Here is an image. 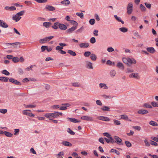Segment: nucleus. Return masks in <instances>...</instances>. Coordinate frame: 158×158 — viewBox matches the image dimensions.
Masks as SVG:
<instances>
[{
    "label": "nucleus",
    "mask_w": 158,
    "mask_h": 158,
    "mask_svg": "<svg viewBox=\"0 0 158 158\" xmlns=\"http://www.w3.org/2000/svg\"><path fill=\"white\" fill-rule=\"evenodd\" d=\"M68 130L67 131V132L70 133L71 135H74L75 134V132L72 131L70 128H68Z\"/></svg>",
    "instance_id": "47"
},
{
    "label": "nucleus",
    "mask_w": 158,
    "mask_h": 158,
    "mask_svg": "<svg viewBox=\"0 0 158 158\" xmlns=\"http://www.w3.org/2000/svg\"><path fill=\"white\" fill-rule=\"evenodd\" d=\"M76 15L77 16L80 17L81 19H83L84 18V14L82 13L77 12L76 13Z\"/></svg>",
    "instance_id": "41"
},
{
    "label": "nucleus",
    "mask_w": 158,
    "mask_h": 158,
    "mask_svg": "<svg viewBox=\"0 0 158 158\" xmlns=\"http://www.w3.org/2000/svg\"><path fill=\"white\" fill-rule=\"evenodd\" d=\"M78 24L77 23L76 26H73L70 28L68 29L66 31V32L67 34H70L72 33L74 31H75L77 28V26Z\"/></svg>",
    "instance_id": "4"
},
{
    "label": "nucleus",
    "mask_w": 158,
    "mask_h": 158,
    "mask_svg": "<svg viewBox=\"0 0 158 158\" xmlns=\"http://www.w3.org/2000/svg\"><path fill=\"white\" fill-rule=\"evenodd\" d=\"M19 131V129H15L14 130V134L15 135H17L18 134Z\"/></svg>",
    "instance_id": "59"
},
{
    "label": "nucleus",
    "mask_w": 158,
    "mask_h": 158,
    "mask_svg": "<svg viewBox=\"0 0 158 158\" xmlns=\"http://www.w3.org/2000/svg\"><path fill=\"white\" fill-rule=\"evenodd\" d=\"M44 116L50 119H51L50 118L51 117H53V118H57L59 117V114L54 112V113H46L45 114Z\"/></svg>",
    "instance_id": "2"
},
{
    "label": "nucleus",
    "mask_w": 158,
    "mask_h": 158,
    "mask_svg": "<svg viewBox=\"0 0 158 158\" xmlns=\"http://www.w3.org/2000/svg\"><path fill=\"white\" fill-rule=\"evenodd\" d=\"M121 116L122 119L125 120L128 119V117L126 115H121Z\"/></svg>",
    "instance_id": "56"
},
{
    "label": "nucleus",
    "mask_w": 158,
    "mask_h": 158,
    "mask_svg": "<svg viewBox=\"0 0 158 158\" xmlns=\"http://www.w3.org/2000/svg\"><path fill=\"white\" fill-rule=\"evenodd\" d=\"M97 118L98 119L105 121H110V119L108 117L103 116H98Z\"/></svg>",
    "instance_id": "10"
},
{
    "label": "nucleus",
    "mask_w": 158,
    "mask_h": 158,
    "mask_svg": "<svg viewBox=\"0 0 158 158\" xmlns=\"http://www.w3.org/2000/svg\"><path fill=\"white\" fill-rule=\"evenodd\" d=\"M21 18V17L19 15H17L16 14L15 15L13 16L12 19L13 20L17 22L19 21Z\"/></svg>",
    "instance_id": "15"
},
{
    "label": "nucleus",
    "mask_w": 158,
    "mask_h": 158,
    "mask_svg": "<svg viewBox=\"0 0 158 158\" xmlns=\"http://www.w3.org/2000/svg\"><path fill=\"white\" fill-rule=\"evenodd\" d=\"M134 71L132 69H130V68H127V69L126 73H132Z\"/></svg>",
    "instance_id": "60"
},
{
    "label": "nucleus",
    "mask_w": 158,
    "mask_h": 158,
    "mask_svg": "<svg viewBox=\"0 0 158 158\" xmlns=\"http://www.w3.org/2000/svg\"><path fill=\"white\" fill-rule=\"evenodd\" d=\"M84 29V27L83 26H82L80 28L76 30L75 31V32L76 33H77L78 32L81 33L83 31V29Z\"/></svg>",
    "instance_id": "40"
},
{
    "label": "nucleus",
    "mask_w": 158,
    "mask_h": 158,
    "mask_svg": "<svg viewBox=\"0 0 158 158\" xmlns=\"http://www.w3.org/2000/svg\"><path fill=\"white\" fill-rule=\"evenodd\" d=\"M67 52L68 53L73 56H75L76 55V54L75 52L71 50H68Z\"/></svg>",
    "instance_id": "34"
},
{
    "label": "nucleus",
    "mask_w": 158,
    "mask_h": 158,
    "mask_svg": "<svg viewBox=\"0 0 158 158\" xmlns=\"http://www.w3.org/2000/svg\"><path fill=\"white\" fill-rule=\"evenodd\" d=\"M67 119L68 120H69L71 122L74 123H79L81 122L80 120H78L76 118H67Z\"/></svg>",
    "instance_id": "11"
},
{
    "label": "nucleus",
    "mask_w": 158,
    "mask_h": 158,
    "mask_svg": "<svg viewBox=\"0 0 158 158\" xmlns=\"http://www.w3.org/2000/svg\"><path fill=\"white\" fill-rule=\"evenodd\" d=\"M0 26L3 28H7L8 25L3 20H0Z\"/></svg>",
    "instance_id": "12"
},
{
    "label": "nucleus",
    "mask_w": 158,
    "mask_h": 158,
    "mask_svg": "<svg viewBox=\"0 0 158 158\" xmlns=\"http://www.w3.org/2000/svg\"><path fill=\"white\" fill-rule=\"evenodd\" d=\"M114 17L118 21L121 22L123 24L124 23V22L121 20V19L120 17H118L117 15H114Z\"/></svg>",
    "instance_id": "24"
},
{
    "label": "nucleus",
    "mask_w": 158,
    "mask_h": 158,
    "mask_svg": "<svg viewBox=\"0 0 158 158\" xmlns=\"http://www.w3.org/2000/svg\"><path fill=\"white\" fill-rule=\"evenodd\" d=\"M37 2L40 3H44L47 2V0H35Z\"/></svg>",
    "instance_id": "53"
},
{
    "label": "nucleus",
    "mask_w": 158,
    "mask_h": 158,
    "mask_svg": "<svg viewBox=\"0 0 158 158\" xmlns=\"http://www.w3.org/2000/svg\"><path fill=\"white\" fill-rule=\"evenodd\" d=\"M19 73L20 75H23L24 73V72L22 69L19 68L18 69Z\"/></svg>",
    "instance_id": "51"
},
{
    "label": "nucleus",
    "mask_w": 158,
    "mask_h": 158,
    "mask_svg": "<svg viewBox=\"0 0 158 158\" xmlns=\"http://www.w3.org/2000/svg\"><path fill=\"white\" fill-rule=\"evenodd\" d=\"M133 4L132 2H130L128 4L127 6V13L130 15L131 14L132 11Z\"/></svg>",
    "instance_id": "3"
},
{
    "label": "nucleus",
    "mask_w": 158,
    "mask_h": 158,
    "mask_svg": "<svg viewBox=\"0 0 158 158\" xmlns=\"http://www.w3.org/2000/svg\"><path fill=\"white\" fill-rule=\"evenodd\" d=\"M143 107L149 108H152V106L148 103H145L143 105Z\"/></svg>",
    "instance_id": "37"
},
{
    "label": "nucleus",
    "mask_w": 158,
    "mask_h": 158,
    "mask_svg": "<svg viewBox=\"0 0 158 158\" xmlns=\"http://www.w3.org/2000/svg\"><path fill=\"white\" fill-rule=\"evenodd\" d=\"M95 20L94 19H90L89 21V24L91 25H93L95 23Z\"/></svg>",
    "instance_id": "49"
},
{
    "label": "nucleus",
    "mask_w": 158,
    "mask_h": 158,
    "mask_svg": "<svg viewBox=\"0 0 158 158\" xmlns=\"http://www.w3.org/2000/svg\"><path fill=\"white\" fill-rule=\"evenodd\" d=\"M2 73L6 76H8L10 74L9 72L7 71L6 69L3 70L2 72Z\"/></svg>",
    "instance_id": "44"
},
{
    "label": "nucleus",
    "mask_w": 158,
    "mask_h": 158,
    "mask_svg": "<svg viewBox=\"0 0 158 158\" xmlns=\"http://www.w3.org/2000/svg\"><path fill=\"white\" fill-rule=\"evenodd\" d=\"M125 144H126V146L128 147H131L132 145L131 143L128 141H126L125 142Z\"/></svg>",
    "instance_id": "58"
},
{
    "label": "nucleus",
    "mask_w": 158,
    "mask_h": 158,
    "mask_svg": "<svg viewBox=\"0 0 158 158\" xmlns=\"http://www.w3.org/2000/svg\"><path fill=\"white\" fill-rule=\"evenodd\" d=\"M61 3L64 5H68L70 3V1L69 0H64L61 2Z\"/></svg>",
    "instance_id": "27"
},
{
    "label": "nucleus",
    "mask_w": 158,
    "mask_h": 158,
    "mask_svg": "<svg viewBox=\"0 0 158 158\" xmlns=\"http://www.w3.org/2000/svg\"><path fill=\"white\" fill-rule=\"evenodd\" d=\"M59 22H55L54 23V25L52 26V27L55 30H56L58 28L59 26Z\"/></svg>",
    "instance_id": "23"
},
{
    "label": "nucleus",
    "mask_w": 158,
    "mask_h": 158,
    "mask_svg": "<svg viewBox=\"0 0 158 158\" xmlns=\"http://www.w3.org/2000/svg\"><path fill=\"white\" fill-rule=\"evenodd\" d=\"M149 124L153 126H158V124L153 121H150L149 122Z\"/></svg>",
    "instance_id": "30"
},
{
    "label": "nucleus",
    "mask_w": 158,
    "mask_h": 158,
    "mask_svg": "<svg viewBox=\"0 0 158 158\" xmlns=\"http://www.w3.org/2000/svg\"><path fill=\"white\" fill-rule=\"evenodd\" d=\"M101 109L103 111H110V108L107 106H103L101 108Z\"/></svg>",
    "instance_id": "28"
},
{
    "label": "nucleus",
    "mask_w": 158,
    "mask_h": 158,
    "mask_svg": "<svg viewBox=\"0 0 158 158\" xmlns=\"http://www.w3.org/2000/svg\"><path fill=\"white\" fill-rule=\"evenodd\" d=\"M89 46V44L87 43H83L79 44V46L81 48H87Z\"/></svg>",
    "instance_id": "16"
},
{
    "label": "nucleus",
    "mask_w": 158,
    "mask_h": 158,
    "mask_svg": "<svg viewBox=\"0 0 158 158\" xmlns=\"http://www.w3.org/2000/svg\"><path fill=\"white\" fill-rule=\"evenodd\" d=\"M102 96L105 99H107L108 98L110 99L112 98L113 97L112 96H107L105 94L102 95Z\"/></svg>",
    "instance_id": "52"
},
{
    "label": "nucleus",
    "mask_w": 158,
    "mask_h": 158,
    "mask_svg": "<svg viewBox=\"0 0 158 158\" xmlns=\"http://www.w3.org/2000/svg\"><path fill=\"white\" fill-rule=\"evenodd\" d=\"M144 142L145 143V146L149 147L150 146V144L147 139H145L144 140Z\"/></svg>",
    "instance_id": "54"
},
{
    "label": "nucleus",
    "mask_w": 158,
    "mask_h": 158,
    "mask_svg": "<svg viewBox=\"0 0 158 158\" xmlns=\"http://www.w3.org/2000/svg\"><path fill=\"white\" fill-rule=\"evenodd\" d=\"M91 54V52L89 51H87L85 52L84 53V56L85 57H88L90 56Z\"/></svg>",
    "instance_id": "45"
},
{
    "label": "nucleus",
    "mask_w": 158,
    "mask_h": 158,
    "mask_svg": "<svg viewBox=\"0 0 158 158\" xmlns=\"http://www.w3.org/2000/svg\"><path fill=\"white\" fill-rule=\"evenodd\" d=\"M59 27L61 30H65L67 28L66 26L63 23H59Z\"/></svg>",
    "instance_id": "13"
},
{
    "label": "nucleus",
    "mask_w": 158,
    "mask_h": 158,
    "mask_svg": "<svg viewBox=\"0 0 158 158\" xmlns=\"http://www.w3.org/2000/svg\"><path fill=\"white\" fill-rule=\"evenodd\" d=\"M103 135L106 136V137H108V138L109 139V138L111 137V135L109 134L107 132H105L103 133Z\"/></svg>",
    "instance_id": "63"
},
{
    "label": "nucleus",
    "mask_w": 158,
    "mask_h": 158,
    "mask_svg": "<svg viewBox=\"0 0 158 158\" xmlns=\"http://www.w3.org/2000/svg\"><path fill=\"white\" fill-rule=\"evenodd\" d=\"M150 144L151 145L155 146H157L158 145V143L152 140H150Z\"/></svg>",
    "instance_id": "57"
},
{
    "label": "nucleus",
    "mask_w": 158,
    "mask_h": 158,
    "mask_svg": "<svg viewBox=\"0 0 158 158\" xmlns=\"http://www.w3.org/2000/svg\"><path fill=\"white\" fill-rule=\"evenodd\" d=\"M52 23L49 22H45L43 23V26L47 28H49Z\"/></svg>",
    "instance_id": "22"
},
{
    "label": "nucleus",
    "mask_w": 158,
    "mask_h": 158,
    "mask_svg": "<svg viewBox=\"0 0 158 158\" xmlns=\"http://www.w3.org/2000/svg\"><path fill=\"white\" fill-rule=\"evenodd\" d=\"M5 8L6 10L10 11L15 10H16V7L14 6H11L10 7L6 6L5 7Z\"/></svg>",
    "instance_id": "20"
},
{
    "label": "nucleus",
    "mask_w": 158,
    "mask_h": 158,
    "mask_svg": "<svg viewBox=\"0 0 158 158\" xmlns=\"http://www.w3.org/2000/svg\"><path fill=\"white\" fill-rule=\"evenodd\" d=\"M8 44H11V45L15 44L16 45L14 47L15 48H18V46H17L18 45H19V47L20 45L21 44L20 43H19V42H16V43H13V44L8 43Z\"/></svg>",
    "instance_id": "39"
},
{
    "label": "nucleus",
    "mask_w": 158,
    "mask_h": 158,
    "mask_svg": "<svg viewBox=\"0 0 158 158\" xmlns=\"http://www.w3.org/2000/svg\"><path fill=\"white\" fill-rule=\"evenodd\" d=\"M114 123L116 125H119L121 124L120 121L116 119H114L113 120Z\"/></svg>",
    "instance_id": "55"
},
{
    "label": "nucleus",
    "mask_w": 158,
    "mask_h": 158,
    "mask_svg": "<svg viewBox=\"0 0 158 158\" xmlns=\"http://www.w3.org/2000/svg\"><path fill=\"white\" fill-rule=\"evenodd\" d=\"M129 77L131 78H135L137 79H139L140 78L138 73H132L129 75Z\"/></svg>",
    "instance_id": "8"
},
{
    "label": "nucleus",
    "mask_w": 158,
    "mask_h": 158,
    "mask_svg": "<svg viewBox=\"0 0 158 158\" xmlns=\"http://www.w3.org/2000/svg\"><path fill=\"white\" fill-rule=\"evenodd\" d=\"M81 119L88 121H94L93 118L89 116H84L81 118Z\"/></svg>",
    "instance_id": "5"
},
{
    "label": "nucleus",
    "mask_w": 158,
    "mask_h": 158,
    "mask_svg": "<svg viewBox=\"0 0 158 158\" xmlns=\"http://www.w3.org/2000/svg\"><path fill=\"white\" fill-rule=\"evenodd\" d=\"M116 66L121 69L123 70L124 69V66L122 63L118 62L116 65Z\"/></svg>",
    "instance_id": "21"
},
{
    "label": "nucleus",
    "mask_w": 158,
    "mask_h": 158,
    "mask_svg": "<svg viewBox=\"0 0 158 158\" xmlns=\"http://www.w3.org/2000/svg\"><path fill=\"white\" fill-rule=\"evenodd\" d=\"M96 39L95 37H92L90 40V42L92 44H94L95 43Z\"/></svg>",
    "instance_id": "46"
},
{
    "label": "nucleus",
    "mask_w": 158,
    "mask_h": 158,
    "mask_svg": "<svg viewBox=\"0 0 158 158\" xmlns=\"http://www.w3.org/2000/svg\"><path fill=\"white\" fill-rule=\"evenodd\" d=\"M90 58L92 60L95 61L97 59V57L95 54H92L90 55Z\"/></svg>",
    "instance_id": "35"
},
{
    "label": "nucleus",
    "mask_w": 158,
    "mask_h": 158,
    "mask_svg": "<svg viewBox=\"0 0 158 158\" xmlns=\"http://www.w3.org/2000/svg\"><path fill=\"white\" fill-rule=\"evenodd\" d=\"M99 87L101 88H103L104 89H107L108 87L106 86V84L101 83L99 84Z\"/></svg>",
    "instance_id": "29"
},
{
    "label": "nucleus",
    "mask_w": 158,
    "mask_h": 158,
    "mask_svg": "<svg viewBox=\"0 0 158 158\" xmlns=\"http://www.w3.org/2000/svg\"><path fill=\"white\" fill-rule=\"evenodd\" d=\"M24 106H25V107L26 108H34L35 107L36 105H24Z\"/></svg>",
    "instance_id": "38"
},
{
    "label": "nucleus",
    "mask_w": 158,
    "mask_h": 158,
    "mask_svg": "<svg viewBox=\"0 0 158 158\" xmlns=\"http://www.w3.org/2000/svg\"><path fill=\"white\" fill-rule=\"evenodd\" d=\"M144 4L147 8L149 9H150L151 7V5L150 4L147 3V2H145Z\"/></svg>",
    "instance_id": "62"
},
{
    "label": "nucleus",
    "mask_w": 158,
    "mask_h": 158,
    "mask_svg": "<svg viewBox=\"0 0 158 158\" xmlns=\"http://www.w3.org/2000/svg\"><path fill=\"white\" fill-rule=\"evenodd\" d=\"M5 135L7 137H11L13 136V134L9 132L5 131Z\"/></svg>",
    "instance_id": "36"
},
{
    "label": "nucleus",
    "mask_w": 158,
    "mask_h": 158,
    "mask_svg": "<svg viewBox=\"0 0 158 158\" xmlns=\"http://www.w3.org/2000/svg\"><path fill=\"white\" fill-rule=\"evenodd\" d=\"M9 81L10 82L17 85H21V83L20 82L17 80H15L14 78H11L9 79Z\"/></svg>",
    "instance_id": "9"
},
{
    "label": "nucleus",
    "mask_w": 158,
    "mask_h": 158,
    "mask_svg": "<svg viewBox=\"0 0 158 158\" xmlns=\"http://www.w3.org/2000/svg\"><path fill=\"white\" fill-rule=\"evenodd\" d=\"M45 9L50 11H53L55 10V8L54 7L50 5H46Z\"/></svg>",
    "instance_id": "17"
},
{
    "label": "nucleus",
    "mask_w": 158,
    "mask_h": 158,
    "mask_svg": "<svg viewBox=\"0 0 158 158\" xmlns=\"http://www.w3.org/2000/svg\"><path fill=\"white\" fill-rule=\"evenodd\" d=\"M7 111L6 109H0V112L1 113L5 114Z\"/></svg>",
    "instance_id": "48"
},
{
    "label": "nucleus",
    "mask_w": 158,
    "mask_h": 158,
    "mask_svg": "<svg viewBox=\"0 0 158 158\" xmlns=\"http://www.w3.org/2000/svg\"><path fill=\"white\" fill-rule=\"evenodd\" d=\"M123 62L126 64L128 66H130L132 64H135L136 63V61L134 59H131L130 58H123L122 59Z\"/></svg>",
    "instance_id": "1"
},
{
    "label": "nucleus",
    "mask_w": 158,
    "mask_h": 158,
    "mask_svg": "<svg viewBox=\"0 0 158 158\" xmlns=\"http://www.w3.org/2000/svg\"><path fill=\"white\" fill-rule=\"evenodd\" d=\"M110 76L112 77H113L115 76L116 73L114 70H113L110 71Z\"/></svg>",
    "instance_id": "33"
},
{
    "label": "nucleus",
    "mask_w": 158,
    "mask_h": 158,
    "mask_svg": "<svg viewBox=\"0 0 158 158\" xmlns=\"http://www.w3.org/2000/svg\"><path fill=\"white\" fill-rule=\"evenodd\" d=\"M147 51L153 54L156 52L155 50L153 47H149L147 48Z\"/></svg>",
    "instance_id": "19"
},
{
    "label": "nucleus",
    "mask_w": 158,
    "mask_h": 158,
    "mask_svg": "<svg viewBox=\"0 0 158 158\" xmlns=\"http://www.w3.org/2000/svg\"><path fill=\"white\" fill-rule=\"evenodd\" d=\"M152 105L154 107H158V106H157V103L156 102H152L151 103Z\"/></svg>",
    "instance_id": "64"
},
{
    "label": "nucleus",
    "mask_w": 158,
    "mask_h": 158,
    "mask_svg": "<svg viewBox=\"0 0 158 158\" xmlns=\"http://www.w3.org/2000/svg\"><path fill=\"white\" fill-rule=\"evenodd\" d=\"M86 67L90 69H93L92 64L89 62H87L86 63Z\"/></svg>",
    "instance_id": "26"
},
{
    "label": "nucleus",
    "mask_w": 158,
    "mask_h": 158,
    "mask_svg": "<svg viewBox=\"0 0 158 158\" xmlns=\"http://www.w3.org/2000/svg\"><path fill=\"white\" fill-rule=\"evenodd\" d=\"M148 113V111L145 110L141 109L138 110L137 112V113L139 114H147Z\"/></svg>",
    "instance_id": "14"
},
{
    "label": "nucleus",
    "mask_w": 158,
    "mask_h": 158,
    "mask_svg": "<svg viewBox=\"0 0 158 158\" xmlns=\"http://www.w3.org/2000/svg\"><path fill=\"white\" fill-rule=\"evenodd\" d=\"M0 80L2 81L7 82L8 81L9 78L7 77H1Z\"/></svg>",
    "instance_id": "25"
},
{
    "label": "nucleus",
    "mask_w": 158,
    "mask_h": 158,
    "mask_svg": "<svg viewBox=\"0 0 158 158\" xmlns=\"http://www.w3.org/2000/svg\"><path fill=\"white\" fill-rule=\"evenodd\" d=\"M64 155V152L63 151L60 152L58 154L56 155L57 158H63L62 156Z\"/></svg>",
    "instance_id": "31"
},
{
    "label": "nucleus",
    "mask_w": 158,
    "mask_h": 158,
    "mask_svg": "<svg viewBox=\"0 0 158 158\" xmlns=\"http://www.w3.org/2000/svg\"><path fill=\"white\" fill-rule=\"evenodd\" d=\"M47 41V40L46 37L44 39H40L39 41L40 42L41 44H44Z\"/></svg>",
    "instance_id": "42"
},
{
    "label": "nucleus",
    "mask_w": 158,
    "mask_h": 158,
    "mask_svg": "<svg viewBox=\"0 0 158 158\" xmlns=\"http://www.w3.org/2000/svg\"><path fill=\"white\" fill-rule=\"evenodd\" d=\"M12 61L14 63L18 62L19 61V58L17 57H15L13 58Z\"/></svg>",
    "instance_id": "43"
},
{
    "label": "nucleus",
    "mask_w": 158,
    "mask_h": 158,
    "mask_svg": "<svg viewBox=\"0 0 158 158\" xmlns=\"http://www.w3.org/2000/svg\"><path fill=\"white\" fill-rule=\"evenodd\" d=\"M139 7L142 11H145L146 10V8L142 4H140Z\"/></svg>",
    "instance_id": "50"
},
{
    "label": "nucleus",
    "mask_w": 158,
    "mask_h": 158,
    "mask_svg": "<svg viewBox=\"0 0 158 158\" xmlns=\"http://www.w3.org/2000/svg\"><path fill=\"white\" fill-rule=\"evenodd\" d=\"M28 111H31L30 110H23V114L24 115H28L29 116L31 117H34L35 116V115L31 113H29L28 112Z\"/></svg>",
    "instance_id": "7"
},
{
    "label": "nucleus",
    "mask_w": 158,
    "mask_h": 158,
    "mask_svg": "<svg viewBox=\"0 0 158 158\" xmlns=\"http://www.w3.org/2000/svg\"><path fill=\"white\" fill-rule=\"evenodd\" d=\"M119 30L121 32L123 33L126 32L128 31L127 28L125 27L120 28H119Z\"/></svg>",
    "instance_id": "32"
},
{
    "label": "nucleus",
    "mask_w": 158,
    "mask_h": 158,
    "mask_svg": "<svg viewBox=\"0 0 158 158\" xmlns=\"http://www.w3.org/2000/svg\"><path fill=\"white\" fill-rule=\"evenodd\" d=\"M73 85L75 87H79L80 86V84L78 82H75L73 84Z\"/></svg>",
    "instance_id": "61"
},
{
    "label": "nucleus",
    "mask_w": 158,
    "mask_h": 158,
    "mask_svg": "<svg viewBox=\"0 0 158 158\" xmlns=\"http://www.w3.org/2000/svg\"><path fill=\"white\" fill-rule=\"evenodd\" d=\"M61 143L63 145L66 146L71 147L72 146V144L68 141H63Z\"/></svg>",
    "instance_id": "18"
},
{
    "label": "nucleus",
    "mask_w": 158,
    "mask_h": 158,
    "mask_svg": "<svg viewBox=\"0 0 158 158\" xmlns=\"http://www.w3.org/2000/svg\"><path fill=\"white\" fill-rule=\"evenodd\" d=\"M114 139H115V143L118 145H123V143H122V139L117 136L114 137Z\"/></svg>",
    "instance_id": "6"
}]
</instances>
